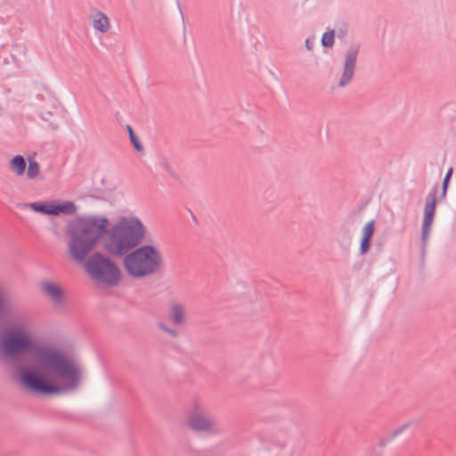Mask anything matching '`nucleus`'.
Here are the masks:
<instances>
[{"label": "nucleus", "instance_id": "7ed1b4c3", "mask_svg": "<svg viewBox=\"0 0 456 456\" xmlns=\"http://www.w3.org/2000/svg\"><path fill=\"white\" fill-rule=\"evenodd\" d=\"M148 235L144 222L136 216L119 217L112 225L109 223L101 241L104 249L114 256H122L140 246Z\"/></svg>", "mask_w": 456, "mask_h": 456}, {"label": "nucleus", "instance_id": "0eeeda50", "mask_svg": "<svg viewBox=\"0 0 456 456\" xmlns=\"http://www.w3.org/2000/svg\"><path fill=\"white\" fill-rule=\"evenodd\" d=\"M436 207V190L434 189L427 197L422 224V237L426 240L429 234Z\"/></svg>", "mask_w": 456, "mask_h": 456}, {"label": "nucleus", "instance_id": "f3484780", "mask_svg": "<svg viewBox=\"0 0 456 456\" xmlns=\"http://www.w3.org/2000/svg\"><path fill=\"white\" fill-rule=\"evenodd\" d=\"M447 189H448V183H446V181H444L443 188H442V197L443 198H444L446 196Z\"/></svg>", "mask_w": 456, "mask_h": 456}, {"label": "nucleus", "instance_id": "1a4fd4ad", "mask_svg": "<svg viewBox=\"0 0 456 456\" xmlns=\"http://www.w3.org/2000/svg\"><path fill=\"white\" fill-rule=\"evenodd\" d=\"M89 22L96 33L106 34L111 29L110 19L99 9H94L91 12Z\"/></svg>", "mask_w": 456, "mask_h": 456}, {"label": "nucleus", "instance_id": "9d476101", "mask_svg": "<svg viewBox=\"0 0 456 456\" xmlns=\"http://www.w3.org/2000/svg\"><path fill=\"white\" fill-rule=\"evenodd\" d=\"M44 295L47 297L54 305H61L65 299L63 288L58 282L53 281H45L41 283Z\"/></svg>", "mask_w": 456, "mask_h": 456}, {"label": "nucleus", "instance_id": "39448f33", "mask_svg": "<svg viewBox=\"0 0 456 456\" xmlns=\"http://www.w3.org/2000/svg\"><path fill=\"white\" fill-rule=\"evenodd\" d=\"M185 423L191 429L201 432H213L217 427L216 419L207 411L200 401L191 403Z\"/></svg>", "mask_w": 456, "mask_h": 456}, {"label": "nucleus", "instance_id": "f257e3e1", "mask_svg": "<svg viewBox=\"0 0 456 456\" xmlns=\"http://www.w3.org/2000/svg\"><path fill=\"white\" fill-rule=\"evenodd\" d=\"M0 350L6 356L26 354L16 378L29 392L55 395L74 391L82 382L79 362L55 347L38 343L28 325L20 324L5 332Z\"/></svg>", "mask_w": 456, "mask_h": 456}, {"label": "nucleus", "instance_id": "f8f14e48", "mask_svg": "<svg viewBox=\"0 0 456 456\" xmlns=\"http://www.w3.org/2000/svg\"><path fill=\"white\" fill-rule=\"evenodd\" d=\"M375 232V221L370 220L361 230L360 254L365 255L370 248V240Z\"/></svg>", "mask_w": 456, "mask_h": 456}, {"label": "nucleus", "instance_id": "dca6fc26", "mask_svg": "<svg viewBox=\"0 0 456 456\" xmlns=\"http://www.w3.org/2000/svg\"><path fill=\"white\" fill-rule=\"evenodd\" d=\"M129 135H130L131 142L133 143L135 150L138 151H142V150H143L142 144L141 143L139 138L134 134L133 130L130 127H129Z\"/></svg>", "mask_w": 456, "mask_h": 456}, {"label": "nucleus", "instance_id": "20e7f679", "mask_svg": "<svg viewBox=\"0 0 456 456\" xmlns=\"http://www.w3.org/2000/svg\"><path fill=\"white\" fill-rule=\"evenodd\" d=\"M124 256L123 267L134 279L150 277L159 273L165 266L161 250L152 244H141Z\"/></svg>", "mask_w": 456, "mask_h": 456}, {"label": "nucleus", "instance_id": "6ab92c4d", "mask_svg": "<svg viewBox=\"0 0 456 456\" xmlns=\"http://www.w3.org/2000/svg\"><path fill=\"white\" fill-rule=\"evenodd\" d=\"M162 329H163V330H167V332L171 333V330H167V329H166V328H164V327H162Z\"/></svg>", "mask_w": 456, "mask_h": 456}, {"label": "nucleus", "instance_id": "9b49d317", "mask_svg": "<svg viewBox=\"0 0 456 456\" xmlns=\"http://www.w3.org/2000/svg\"><path fill=\"white\" fill-rule=\"evenodd\" d=\"M167 318L175 326L184 325L187 320L185 305L177 301L172 302L168 306Z\"/></svg>", "mask_w": 456, "mask_h": 456}, {"label": "nucleus", "instance_id": "6e6552de", "mask_svg": "<svg viewBox=\"0 0 456 456\" xmlns=\"http://www.w3.org/2000/svg\"><path fill=\"white\" fill-rule=\"evenodd\" d=\"M358 56V49L351 48L349 49L345 57V63L343 73L341 78L339 80L338 86L340 87L347 85L353 78L354 73L355 63Z\"/></svg>", "mask_w": 456, "mask_h": 456}, {"label": "nucleus", "instance_id": "423d86ee", "mask_svg": "<svg viewBox=\"0 0 456 456\" xmlns=\"http://www.w3.org/2000/svg\"><path fill=\"white\" fill-rule=\"evenodd\" d=\"M27 208L36 213L53 216L74 215L77 210L76 204L70 200L36 201L28 204Z\"/></svg>", "mask_w": 456, "mask_h": 456}, {"label": "nucleus", "instance_id": "f03ea898", "mask_svg": "<svg viewBox=\"0 0 456 456\" xmlns=\"http://www.w3.org/2000/svg\"><path fill=\"white\" fill-rule=\"evenodd\" d=\"M109 226V218L103 215H86L73 219L67 226V250L70 261L81 265L88 278L101 287H115L122 272L118 264L104 253L96 251Z\"/></svg>", "mask_w": 456, "mask_h": 456}, {"label": "nucleus", "instance_id": "ddd939ff", "mask_svg": "<svg viewBox=\"0 0 456 456\" xmlns=\"http://www.w3.org/2000/svg\"><path fill=\"white\" fill-rule=\"evenodd\" d=\"M9 166L10 170L13 174H15L17 176H21L26 170L27 163L22 156L17 155L11 160Z\"/></svg>", "mask_w": 456, "mask_h": 456}, {"label": "nucleus", "instance_id": "a211bd4d", "mask_svg": "<svg viewBox=\"0 0 456 456\" xmlns=\"http://www.w3.org/2000/svg\"><path fill=\"white\" fill-rule=\"evenodd\" d=\"M452 168L451 167V168H449V170L447 171V173H446V175H445V177H444V181H446V183H449V181H450V179H451V177H452Z\"/></svg>", "mask_w": 456, "mask_h": 456}, {"label": "nucleus", "instance_id": "2eb2a0df", "mask_svg": "<svg viewBox=\"0 0 456 456\" xmlns=\"http://www.w3.org/2000/svg\"><path fill=\"white\" fill-rule=\"evenodd\" d=\"M322 45L326 47L332 46L334 43V31L324 33L322 39Z\"/></svg>", "mask_w": 456, "mask_h": 456}, {"label": "nucleus", "instance_id": "4468645a", "mask_svg": "<svg viewBox=\"0 0 456 456\" xmlns=\"http://www.w3.org/2000/svg\"><path fill=\"white\" fill-rule=\"evenodd\" d=\"M40 174V166L34 159H30L28 161V166L27 168V176L30 180H35L38 177Z\"/></svg>", "mask_w": 456, "mask_h": 456}]
</instances>
